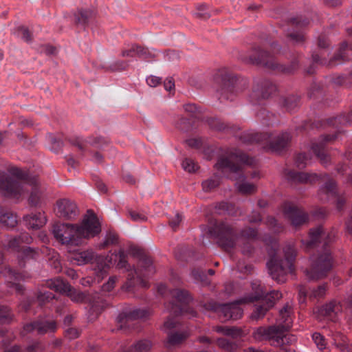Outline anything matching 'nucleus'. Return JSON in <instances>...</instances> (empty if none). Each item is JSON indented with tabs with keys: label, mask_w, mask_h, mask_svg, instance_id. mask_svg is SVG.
Wrapping results in <instances>:
<instances>
[{
	"label": "nucleus",
	"mask_w": 352,
	"mask_h": 352,
	"mask_svg": "<svg viewBox=\"0 0 352 352\" xmlns=\"http://www.w3.org/2000/svg\"><path fill=\"white\" fill-rule=\"evenodd\" d=\"M270 307H268V306H257L253 314H252V318H255V319H258L261 317H263L265 313L267 312V309H269Z\"/></svg>",
	"instance_id": "4c0bfd02"
},
{
	"label": "nucleus",
	"mask_w": 352,
	"mask_h": 352,
	"mask_svg": "<svg viewBox=\"0 0 352 352\" xmlns=\"http://www.w3.org/2000/svg\"><path fill=\"white\" fill-rule=\"evenodd\" d=\"M338 347H339L342 352H352V346L346 344L344 341L338 344Z\"/></svg>",
	"instance_id": "8fccbe9b"
},
{
	"label": "nucleus",
	"mask_w": 352,
	"mask_h": 352,
	"mask_svg": "<svg viewBox=\"0 0 352 352\" xmlns=\"http://www.w3.org/2000/svg\"><path fill=\"white\" fill-rule=\"evenodd\" d=\"M101 230L97 217L91 210H88L80 226L68 223H56L52 232L56 239L62 244L78 245L82 238L93 237Z\"/></svg>",
	"instance_id": "f03ea898"
},
{
	"label": "nucleus",
	"mask_w": 352,
	"mask_h": 352,
	"mask_svg": "<svg viewBox=\"0 0 352 352\" xmlns=\"http://www.w3.org/2000/svg\"><path fill=\"white\" fill-rule=\"evenodd\" d=\"M304 160H307L306 155L299 154L296 158V163L299 168H302L307 164V162H303Z\"/></svg>",
	"instance_id": "a18cd8bd"
},
{
	"label": "nucleus",
	"mask_w": 352,
	"mask_h": 352,
	"mask_svg": "<svg viewBox=\"0 0 352 352\" xmlns=\"http://www.w3.org/2000/svg\"><path fill=\"white\" fill-rule=\"evenodd\" d=\"M152 346L149 340H142L135 343L131 348L130 352H147Z\"/></svg>",
	"instance_id": "bb28decb"
},
{
	"label": "nucleus",
	"mask_w": 352,
	"mask_h": 352,
	"mask_svg": "<svg viewBox=\"0 0 352 352\" xmlns=\"http://www.w3.org/2000/svg\"><path fill=\"white\" fill-rule=\"evenodd\" d=\"M311 151L318 157L320 159L322 164H327L328 162V156L324 153L323 151V146L322 145H314L311 147Z\"/></svg>",
	"instance_id": "c756f323"
},
{
	"label": "nucleus",
	"mask_w": 352,
	"mask_h": 352,
	"mask_svg": "<svg viewBox=\"0 0 352 352\" xmlns=\"http://www.w3.org/2000/svg\"><path fill=\"white\" fill-rule=\"evenodd\" d=\"M326 237V234L323 232L321 227L310 230L309 237L306 241H303V243L307 247L311 248L315 245L318 242H320V239Z\"/></svg>",
	"instance_id": "4be33fe9"
},
{
	"label": "nucleus",
	"mask_w": 352,
	"mask_h": 352,
	"mask_svg": "<svg viewBox=\"0 0 352 352\" xmlns=\"http://www.w3.org/2000/svg\"><path fill=\"white\" fill-rule=\"evenodd\" d=\"M317 177L318 176L316 174L297 172H289L288 175L289 179L299 182H311L314 181Z\"/></svg>",
	"instance_id": "b1692460"
},
{
	"label": "nucleus",
	"mask_w": 352,
	"mask_h": 352,
	"mask_svg": "<svg viewBox=\"0 0 352 352\" xmlns=\"http://www.w3.org/2000/svg\"><path fill=\"white\" fill-rule=\"evenodd\" d=\"M80 15H81L82 19V20L78 19L79 21L82 22V23H85L86 22V19L87 18V12H85V11H82V12H80Z\"/></svg>",
	"instance_id": "680f3d73"
},
{
	"label": "nucleus",
	"mask_w": 352,
	"mask_h": 352,
	"mask_svg": "<svg viewBox=\"0 0 352 352\" xmlns=\"http://www.w3.org/2000/svg\"><path fill=\"white\" fill-rule=\"evenodd\" d=\"M25 174L16 167L10 168L8 173H0V194L12 199H19L25 191L31 190L29 204L33 206L41 204V192L38 188L37 182L28 183L23 182Z\"/></svg>",
	"instance_id": "f257e3e1"
},
{
	"label": "nucleus",
	"mask_w": 352,
	"mask_h": 352,
	"mask_svg": "<svg viewBox=\"0 0 352 352\" xmlns=\"http://www.w3.org/2000/svg\"><path fill=\"white\" fill-rule=\"evenodd\" d=\"M56 211L59 217L67 219H74L79 212L76 204L68 199L57 201Z\"/></svg>",
	"instance_id": "9d476101"
},
{
	"label": "nucleus",
	"mask_w": 352,
	"mask_h": 352,
	"mask_svg": "<svg viewBox=\"0 0 352 352\" xmlns=\"http://www.w3.org/2000/svg\"><path fill=\"white\" fill-rule=\"evenodd\" d=\"M345 122L347 123H349V124H352V110H351V112L350 113V114L346 118Z\"/></svg>",
	"instance_id": "774afa93"
},
{
	"label": "nucleus",
	"mask_w": 352,
	"mask_h": 352,
	"mask_svg": "<svg viewBox=\"0 0 352 352\" xmlns=\"http://www.w3.org/2000/svg\"><path fill=\"white\" fill-rule=\"evenodd\" d=\"M166 285H160L158 287V291H159V292H160L162 294H165V293H166Z\"/></svg>",
	"instance_id": "0e129e2a"
},
{
	"label": "nucleus",
	"mask_w": 352,
	"mask_h": 352,
	"mask_svg": "<svg viewBox=\"0 0 352 352\" xmlns=\"http://www.w3.org/2000/svg\"><path fill=\"white\" fill-rule=\"evenodd\" d=\"M129 214L131 219L134 221H144L146 219V217L144 214H140L134 210H129Z\"/></svg>",
	"instance_id": "58836bf2"
},
{
	"label": "nucleus",
	"mask_w": 352,
	"mask_h": 352,
	"mask_svg": "<svg viewBox=\"0 0 352 352\" xmlns=\"http://www.w3.org/2000/svg\"><path fill=\"white\" fill-rule=\"evenodd\" d=\"M47 284L49 288L60 293L66 294L74 302H82L85 299V294L82 292L76 291L61 278L52 279Z\"/></svg>",
	"instance_id": "1a4fd4ad"
},
{
	"label": "nucleus",
	"mask_w": 352,
	"mask_h": 352,
	"mask_svg": "<svg viewBox=\"0 0 352 352\" xmlns=\"http://www.w3.org/2000/svg\"><path fill=\"white\" fill-rule=\"evenodd\" d=\"M215 331L217 333L230 336L232 338H237L241 336L242 334V331L240 329L236 327H229L226 326L216 327Z\"/></svg>",
	"instance_id": "a878e982"
},
{
	"label": "nucleus",
	"mask_w": 352,
	"mask_h": 352,
	"mask_svg": "<svg viewBox=\"0 0 352 352\" xmlns=\"http://www.w3.org/2000/svg\"><path fill=\"white\" fill-rule=\"evenodd\" d=\"M263 296H264V292L260 285H258V288L255 291V295L248 298H243L234 302L221 305L219 307V312L223 315V320H225L229 319L237 320L243 315V310L239 306V303L252 302Z\"/></svg>",
	"instance_id": "0eeeda50"
},
{
	"label": "nucleus",
	"mask_w": 352,
	"mask_h": 352,
	"mask_svg": "<svg viewBox=\"0 0 352 352\" xmlns=\"http://www.w3.org/2000/svg\"><path fill=\"white\" fill-rule=\"evenodd\" d=\"M236 239L232 228L228 226H223L219 239L220 245L226 250L232 248L235 245Z\"/></svg>",
	"instance_id": "2eb2a0df"
},
{
	"label": "nucleus",
	"mask_w": 352,
	"mask_h": 352,
	"mask_svg": "<svg viewBox=\"0 0 352 352\" xmlns=\"http://www.w3.org/2000/svg\"><path fill=\"white\" fill-rule=\"evenodd\" d=\"M170 296L175 299L177 302L188 304L191 301V298L187 291L176 289L170 291Z\"/></svg>",
	"instance_id": "393cba45"
},
{
	"label": "nucleus",
	"mask_w": 352,
	"mask_h": 352,
	"mask_svg": "<svg viewBox=\"0 0 352 352\" xmlns=\"http://www.w3.org/2000/svg\"><path fill=\"white\" fill-rule=\"evenodd\" d=\"M273 250H269V254L272 256L267 262V267L272 278L278 283L285 280L287 273L292 272L293 261L296 256V251L292 245H288L284 248L285 260L276 258L274 254L275 248L277 246L276 241L272 242Z\"/></svg>",
	"instance_id": "39448f33"
},
{
	"label": "nucleus",
	"mask_w": 352,
	"mask_h": 352,
	"mask_svg": "<svg viewBox=\"0 0 352 352\" xmlns=\"http://www.w3.org/2000/svg\"><path fill=\"white\" fill-rule=\"evenodd\" d=\"M284 213L295 227L305 223L307 220V214L301 209L294 206H286Z\"/></svg>",
	"instance_id": "f8f14e48"
},
{
	"label": "nucleus",
	"mask_w": 352,
	"mask_h": 352,
	"mask_svg": "<svg viewBox=\"0 0 352 352\" xmlns=\"http://www.w3.org/2000/svg\"><path fill=\"white\" fill-rule=\"evenodd\" d=\"M256 63H259V64H263V65H264L268 67L272 68V69H274L276 67L275 65L273 62L272 57L271 56L270 53H268L267 52H261V54H260L258 60H256Z\"/></svg>",
	"instance_id": "cd10ccee"
},
{
	"label": "nucleus",
	"mask_w": 352,
	"mask_h": 352,
	"mask_svg": "<svg viewBox=\"0 0 352 352\" xmlns=\"http://www.w3.org/2000/svg\"><path fill=\"white\" fill-rule=\"evenodd\" d=\"M23 329L26 332L36 331L39 333H44L49 331H54L56 329V322L54 320L38 321L27 324Z\"/></svg>",
	"instance_id": "4468645a"
},
{
	"label": "nucleus",
	"mask_w": 352,
	"mask_h": 352,
	"mask_svg": "<svg viewBox=\"0 0 352 352\" xmlns=\"http://www.w3.org/2000/svg\"><path fill=\"white\" fill-rule=\"evenodd\" d=\"M335 187H336V184L333 181H330L328 183H327L325 185V188H327V190L330 192L333 191V189L335 188Z\"/></svg>",
	"instance_id": "6e6d98bb"
},
{
	"label": "nucleus",
	"mask_w": 352,
	"mask_h": 352,
	"mask_svg": "<svg viewBox=\"0 0 352 352\" xmlns=\"http://www.w3.org/2000/svg\"><path fill=\"white\" fill-rule=\"evenodd\" d=\"M318 45L321 47H325L327 45V43L324 40H319Z\"/></svg>",
	"instance_id": "338daca9"
},
{
	"label": "nucleus",
	"mask_w": 352,
	"mask_h": 352,
	"mask_svg": "<svg viewBox=\"0 0 352 352\" xmlns=\"http://www.w3.org/2000/svg\"><path fill=\"white\" fill-rule=\"evenodd\" d=\"M267 223L270 225V226L271 229L273 230V232H277L280 231V228L279 227L276 228L277 223L274 218H273V217L269 218L267 220Z\"/></svg>",
	"instance_id": "49530a36"
},
{
	"label": "nucleus",
	"mask_w": 352,
	"mask_h": 352,
	"mask_svg": "<svg viewBox=\"0 0 352 352\" xmlns=\"http://www.w3.org/2000/svg\"><path fill=\"white\" fill-rule=\"evenodd\" d=\"M126 255L122 250H120L118 253L108 254L107 256H98L97 263L100 272H106V269L110 267L113 264L117 263V267L119 269L125 268L128 270L129 265L126 260Z\"/></svg>",
	"instance_id": "6e6552de"
},
{
	"label": "nucleus",
	"mask_w": 352,
	"mask_h": 352,
	"mask_svg": "<svg viewBox=\"0 0 352 352\" xmlns=\"http://www.w3.org/2000/svg\"><path fill=\"white\" fill-rule=\"evenodd\" d=\"M38 298L41 300H43L44 298H46V300L52 299L54 298V296H52V294H49L48 292H44L43 294H41Z\"/></svg>",
	"instance_id": "bf43d9fd"
},
{
	"label": "nucleus",
	"mask_w": 352,
	"mask_h": 352,
	"mask_svg": "<svg viewBox=\"0 0 352 352\" xmlns=\"http://www.w3.org/2000/svg\"><path fill=\"white\" fill-rule=\"evenodd\" d=\"M148 312L144 309H135L129 312L128 318L131 319H139L146 317Z\"/></svg>",
	"instance_id": "72a5a7b5"
},
{
	"label": "nucleus",
	"mask_w": 352,
	"mask_h": 352,
	"mask_svg": "<svg viewBox=\"0 0 352 352\" xmlns=\"http://www.w3.org/2000/svg\"><path fill=\"white\" fill-rule=\"evenodd\" d=\"M67 274L70 276L72 278H75L77 277V274H76V272L74 270H72V269H69L67 270Z\"/></svg>",
	"instance_id": "052dcab7"
},
{
	"label": "nucleus",
	"mask_w": 352,
	"mask_h": 352,
	"mask_svg": "<svg viewBox=\"0 0 352 352\" xmlns=\"http://www.w3.org/2000/svg\"><path fill=\"white\" fill-rule=\"evenodd\" d=\"M189 309H190L184 310L182 308L180 307V305H173L171 308V311H173L174 313H179L182 314L187 313Z\"/></svg>",
	"instance_id": "603ef678"
},
{
	"label": "nucleus",
	"mask_w": 352,
	"mask_h": 352,
	"mask_svg": "<svg viewBox=\"0 0 352 352\" xmlns=\"http://www.w3.org/2000/svg\"><path fill=\"white\" fill-rule=\"evenodd\" d=\"M326 291V287L322 285H320L317 289L312 291L311 295L314 297H322L324 295Z\"/></svg>",
	"instance_id": "79ce46f5"
},
{
	"label": "nucleus",
	"mask_w": 352,
	"mask_h": 352,
	"mask_svg": "<svg viewBox=\"0 0 352 352\" xmlns=\"http://www.w3.org/2000/svg\"><path fill=\"white\" fill-rule=\"evenodd\" d=\"M46 51L48 54H54L56 51V49L52 46H47Z\"/></svg>",
	"instance_id": "69168bd1"
},
{
	"label": "nucleus",
	"mask_w": 352,
	"mask_h": 352,
	"mask_svg": "<svg viewBox=\"0 0 352 352\" xmlns=\"http://www.w3.org/2000/svg\"><path fill=\"white\" fill-rule=\"evenodd\" d=\"M270 139L269 149L273 151H280L284 148L290 140L287 133H283L275 137H268Z\"/></svg>",
	"instance_id": "f3484780"
},
{
	"label": "nucleus",
	"mask_w": 352,
	"mask_h": 352,
	"mask_svg": "<svg viewBox=\"0 0 352 352\" xmlns=\"http://www.w3.org/2000/svg\"><path fill=\"white\" fill-rule=\"evenodd\" d=\"M161 79L159 77L151 76L146 78L147 84L152 87H156L160 84Z\"/></svg>",
	"instance_id": "a19ab883"
},
{
	"label": "nucleus",
	"mask_w": 352,
	"mask_h": 352,
	"mask_svg": "<svg viewBox=\"0 0 352 352\" xmlns=\"http://www.w3.org/2000/svg\"><path fill=\"white\" fill-rule=\"evenodd\" d=\"M5 352H19V347L14 345L9 349H6Z\"/></svg>",
	"instance_id": "e2e57ef3"
},
{
	"label": "nucleus",
	"mask_w": 352,
	"mask_h": 352,
	"mask_svg": "<svg viewBox=\"0 0 352 352\" xmlns=\"http://www.w3.org/2000/svg\"><path fill=\"white\" fill-rule=\"evenodd\" d=\"M340 309L341 306L340 303L331 302L324 305L318 310V316L317 317L320 320L322 319V317H324L328 320H333Z\"/></svg>",
	"instance_id": "dca6fc26"
},
{
	"label": "nucleus",
	"mask_w": 352,
	"mask_h": 352,
	"mask_svg": "<svg viewBox=\"0 0 352 352\" xmlns=\"http://www.w3.org/2000/svg\"><path fill=\"white\" fill-rule=\"evenodd\" d=\"M219 184V179L217 177L207 179L202 183L204 190L208 192L218 186Z\"/></svg>",
	"instance_id": "7c9ffc66"
},
{
	"label": "nucleus",
	"mask_w": 352,
	"mask_h": 352,
	"mask_svg": "<svg viewBox=\"0 0 352 352\" xmlns=\"http://www.w3.org/2000/svg\"><path fill=\"white\" fill-rule=\"evenodd\" d=\"M291 307L289 305L285 306L280 311L278 325L268 327H260L253 332V337L256 341L269 340L273 346H280V352H294L287 349L285 346L294 340L293 336L285 333L292 326L290 317Z\"/></svg>",
	"instance_id": "7ed1b4c3"
},
{
	"label": "nucleus",
	"mask_w": 352,
	"mask_h": 352,
	"mask_svg": "<svg viewBox=\"0 0 352 352\" xmlns=\"http://www.w3.org/2000/svg\"><path fill=\"white\" fill-rule=\"evenodd\" d=\"M117 280V277L112 276L109 278V280L107 283L104 284L102 286V289L104 291L110 292L114 287L116 282Z\"/></svg>",
	"instance_id": "ea45409f"
},
{
	"label": "nucleus",
	"mask_w": 352,
	"mask_h": 352,
	"mask_svg": "<svg viewBox=\"0 0 352 352\" xmlns=\"http://www.w3.org/2000/svg\"><path fill=\"white\" fill-rule=\"evenodd\" d=\"M244 235L248 238H254L256 236V231L254 229H249Z\"/></svg>",
	"instance_id": "13d9d810"
},
{
	"label": "nucleus",
	"mask_w": 352,
	"mask_h": 352,
	"mask_svg": "<svg viewBox=\"0 0 352 352\" xmlns=\"http://www.w3.org/2000/svg\"><path fill=\"white\" fill-rule=\"evenodd\" d=\"M325 3L330 6H336L340 3V0H323Z\"/></svg>",
	"instance_id": "4d7b16f0"
},
{
	"label": "nucleus",
	"mask_w": 352,
	"mask_h": 352,
	"mask_svg": "<svg viewBox=\"0 0 352 352\" xmlns=\"http://www.w3.org/2000/svg\"><path fill=\"white\" fill-rule=\"evenodd\" d=\"M23 219L27 227L32 229H38L47 222L46 217L42 212L27 215L23 217Z\"/></svg>",
	"instance_id": "a211bd4d"
},
{
	"label": "nucleus",
	"mask_w": 352,
	"mask_h": 352,
	"mask_svg": "<svg viewBox=\"0 0 352 352\" xmlns=\"http://www.w3.org/2000/svg\"><path fill=\"white\" fill-rule=\"evenodd\" d=\"M177 321L174 318H168L164 322V328L166 329H171L176 327Z\"/></svg>",
	"instance_id": "c03bdc74"
},
{
	"label": "nucleus",
	"mask_w": 352,
	"mask_h": 352,
	"mask_svg": "<svg viewBox=\"0 0 352 352\" xmlns=\"http://www.w3.org/2000/svg\"><path fill=\"white\" fill-rule=\"evenodd\" d=\"M122 55L124 57L128 56H138L145 59L148 58L151 56H154L153 52H150L147 49L142 48L138 45H132L129 50H123Z\"/></svg>",
	"instance_id": "aec40b11"
},
{
	"label": "nucleus",
	"mask_w": 352,
	"mask_h": 352,
	"mask_svg": "<svg viewBox=\"0 0 352 352\" xmlns=\"http://www.w3.org/2000/svg\"><path fill=\"white\" fill-rule=\"evenodd\" d=\"M66 336L69 339H74L78 337L79 331L74 328H69L66 330Z\"/></svg>",
	"instance_id": "37998d69"
},
{
	"label": "nucleus",
	"mask_w": 352,
	"mask_h": 352,
	"mask_svg": "<svg viewBox=\"0 0 352 352\" xmlns=\"http://www.w3.org/2000/svg\"><path fill=\"white\" fill-rule=\"evenodd\" d=\"M312 338L318 349L322 350L326 348L327 342L324 336H322L320 333H314L312 335Z\"/></svg>",
	"instance_id": "473e14b6"
},
{
	"label": "nucleus",
	"mask_w": 352,
	"mask_h": 352,
	"mask_svg": "<svg viewBox=\"0 0 352 352\" xmlns=\"http://www.w3.org/2000/svg\"><path fill=\"white\" fill-rule=\"evenodd\" d=\"M17 224L16 216L9 211L0 212V226L6 228H14Z\"/></svg>",
	"instance_id": "5701e85b"
},
{
	"label": "nucleus",
	"mask_w": 352,
	"mask_h": 352,
	"mask_svg": "<svg viewBox=\"0 0 352 352\" xmlns=\"http://www.w3.org/2000/svg\"><path fill=\"white\" fill-rule=\"evenodd\" d=\"M276 91V87L270 82H264L258 87L252 94V97L258 98H267Z\"/></svg>",
	"instance_id": "6ab92c4d"
},
{
	"label": "nucleus",
	"mask_w": 352,
	"mask_h": 352,
	"mask_svg": "<svg viewBox=\"0 0 352 352\" xmlns=\"http://www.w3.org/2000/svg\"><path fill=\"white\" fill-rule=\"evenodd\" d=\"M164 87L167 91H171L175 87V84L172 78H168L165 80Z\"/></svg>",
	"instance_id": "09e8293b"
},
{
	"label": "nucleus",
	"mask_w": 352,
	"mask_h": 352,
	"mask_svg": "<svg viewBox=\"0 0 352 352\" xmlns=\"http://www.w3.org/2000/svg\"><path fill=\"white\" fill-rule=\"evenodd\" d=\"M118 237L114 234H109L105 241V245L113 244L117 242Z\"/></svg>",
	"instance_id": "3c124183"
},
{
	"label": "nucleus",
	"mask_w": 352,
	"mask_h": 352,
	"mask_svg": "<svg viewBox=\"0 0 352 352\" xmlns=\"http://www.w3.org/2000/svg\"><path fill=\"white\" fill-rule=\"evenodd\" d=\"M217 344L220 348L227 351H230L234 349L233 344L225 338L217 339Z\"/></svg>",
	"instance_id": "e433bc0d"
},
{
	"label": "nucleus",
	"mask_w": 352,
	"mask_h": 352,
	"mask_svg": "<svg viewBox=\"0 0 352 352\" xmlns=\"http://www.w3.org/2000/svg\"><path fill=\"white\" fill-rule=\"evenodd\" d=\"M291 38L296 43H299L303 41L304 37L300 34H291Z\"/></svg>",
	"instance_id": "5fc2aeb1"
},
{
	"label": "nucleus",
	"mask_w": 352,
	"mask_h": 352,
	"mask_svg": "<svg viewBox=\"0 0 352 352\" xmlns=\"http://www.w3.org/2000/svg\"><path fill=\"white\" fill-rule=\"evenodd\" d=\"M251 161L252 160L245 153L236 151L234 153H231L228 158H220L215 166L217 170H220L222 172L228 170L231 173L230 179L236 181L235 186L239 192L250 194L256 190V186L245 180V176L241 173V167L239 165L233 164V162L250 164L252 163Z\"/></svg>",
	"instance_id": "20e7f679"
},
{
	"label": "nucleus",
	"mask_w": 352,
	"mask_h": 352,
	"mask_svg": "<svg viewBox=\"0 0 352 352\" xmlns=\"http://www.w3.org/2000/svg\"><path fill=\"white\" fill-rule=\"evenodd\" d=\"M183 168L189 173L194 172L197 169V165L194 162L193 160L190 159H186L182 162Z\"/></svg>",
	"instance_id": "c9c22d12"
},
{
	"label": "nucleus",
	"mask_w": 352,
	"mask_h": 352,
	"mask_svg": "<svg viewBox=\"0 0 352 352\" xmlns=\"http://www.w3.org/2000/svg\"><path fill=\"white\" fill-rule=\"evenodd\" d=\"M188 336V334L186 332L170 334L168 336V343L171 345L178 344L184 340Z\"/></svg>",
	"instance_id": "c85d7f7f"
},
{
	"label": "nucleus",
	"mask_w": 352,
	"mask_h": 352,
	"mask_svg": "<svg viewBox=\"0 0 352 352\" xmlns=\"http://www.w3.org/2000/svg\"><path fill=\"white\" fill-rule=\"evenodd\" d=\"M332 267V258L327 249L318 256L311 257V267L306 271V275L309 280H318L324 277Z\"/></svg>",
	"instance_id": "423d86ee"
},
{
	"label": "nucleus",
	"mask_w": 352,
	"mask_h": 352,
	"mask_svg": "<svg viewBox=\"0 0 352 352\" xmlns=\"http://www.w3.org/2000/svg\"><path fill=\"white\" fill-rule=\"evenodd\" d=\"M133 254H137L138 255L141 256L139 261V265L142 269L134 271V273L137 276H146L154 273L155 270L152 261L149 257L142 256V250L140 249H134Z\"/></svg>",
	"instance_id": "ddd939ff"
},
{
	"label": "nucleus",
	"mask_w": 352,
	"mask_h": 352,
	"mask_svg": "<svg viewBox=\"0 0 352 352\" xmlns=\"http://www.w3.org/2000/svg\"><path fill=\"white\" fill-rule=\"evenodd\" d=\"M16 34L17 36L20 37L26 42L31 41V34L29 30L23 26H20L17 28Z\"/></svg>",
	"instance_id": "f704fd0d"
},
{
	"label": "nucleus",
	"mask_w": 352,
	"mask_h": 352,
	"mask_svg": "<svg viewBox=\"0 0 352 352\" xmlns=\"http://www.w3.org/2000/svg\"><path fill=\"white\" fill-rule=\"evenodd\" d=\"M32 237L27 233H23L19 238H12L10 240L8 247L10 248H19L21 252V256L23 258L33 257L35 252L29 247H21V243H30Z\"/></svg>",
	"instance_id": "9b49d317"
},
{
	"label": "nucleus",
	"mask_w": 352,
	"mask_h": 352,
	"mask_svg": "<svg viewBox=\"0 0 352 352\" xmlns=\"http://www.w3.org/2000/svg\"><path fill=\"white\" fill-rule=\"evenodd\" d=\"M182 216L179 214L177 213L175 215V220L170 221V225L172 226L173 228H175L178 226L179 222L182 221Z\"/></svg>",
	"instance_id": "864d4df0"
},
{
	"label": "nucleus",
	"mask_w": 352,
	"mask_h": 352,
	"mask_svg": "<svg viewBox=\"0 0 352 352\" xmlns=\"http://www.w3.org/2000/svg\"><path fill=\"white\" fill-rule=\"evenodd\" d=\"M184 110L186 111L192 113H196L199 112L197 107L194 104H187L184 106Z\"/></svg>",
	"instance_id": "de8ad7c7"
},
{
	"label": "nucleus",
	"mask_w": 352,
	"mask_h": 352,
	"mask_svg": "<svg viewBox=\"0 0 352 352\" xmlns=\"http://www.w3.org/2000/svg\"><path fill=\"white\" fill-rule=\"evenodd\" d=\"M94 256L92 251H78L72 254L71 259L74 263L78 265H82L90 262L94 258Z\"/></svg>",
	"instance_id": "412c9836"
},
{
	"label": "nucleus",
	"mask_w": 352,
	"mask_h": 352,
	"mask_svg": "<svg viewBox=\"0 0 352 352\" xmlns=\"http://www.w3.org/2000/svg\"><path fill=\"white\" fill-rule=\"evenodd\" d=\"M268 307H272L276 300L282 297V294L278 291H272L265 296Z\"/></svg>",
	"instance_id": "2f4dec72"
}]
</instances>
